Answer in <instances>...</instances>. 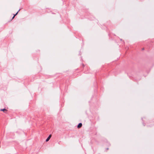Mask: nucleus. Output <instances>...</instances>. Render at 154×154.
Masks as SVG:
<instances>
[{"mask_svg": "<svg viewBox=\"0 0 154 154\" xmlns=\"http://www.w3.org/2000/svg\"><path fill=\"white\" fill-rule=\"evenodd\" d=\"M51 134L48 137V138H47V139H46V142H48V141L49 140H50V139L51 137Z\"/></svg>", "mask_w": 154, "mask_h": 154, "instance_id": "nucleus-1", "label": "nucleus"}, {"mask_svg": "<svg viewBox=\"0 0 154 154\" xmlns=\"http://www.w3.org/2000/svg\"><path fill=\"white\" fill-rule=\"evenodd\" d=\"M82 123H79L77 126V127L78 128H80L81 127H82Z\"/></svg>", "mask_w": 154, "mask_h": 154, "instance_id": "nucleus-2", "label": "nucleus"}, {"mask_svg": "<svg viewBox=\"0 0 154 154\" xmlns=\"http://www.w3.org/2000/svg\"><path fill=\"white\" fill-rule=\"evenodd\" d=\"M0 110L1 111H3L5 112H6L7 111V110H6L5 109H0Z\"/></svg>", "mask_w": 154, "mask_h": 154, "instance_id": "nucleus-3", "label": "nucleus"}, {"mask_svg": "<svg viewBox=\"0 0 154 154\" xmlns=\"http://www.w3.org/2000/svg\"><path fill=\"white\" fill-rule=\"evenodd\" d=\"M106 145H110V143H109L108 142L106 141Z\"/></svg>", "mask_w": 154, "mask_h": 154, "instance_id": "nucleus-4", "label": "nucleus"}, {"mask_svg": "<svg viewBox=\"0 0 154 154\" xmlns=\"http://www.w3.org/2000/svg\"><path fill=\"white\" fill-rule=\"evenodd\" d=\"M20 10H19V11H17V12L16 14H15L14 15V17L17 14L18 11H19Z\"/></svg>", "mask_w": 154, "mask_h": 154, "instance_id": "nucleus-5", "label": "nucleus"}, {"mask_svg": "<svg viewBox=\"0 0 154 154\" xmlns=\"http://www.w3.org/2000/svg\"><path fill=\"white\" fill-rule=\"evenodd\" d=\"M143 125L144 126H145V125H146V124L144 123V122L143 123Z\"/></svg>", "mask_w": 154, "mask_h": 154, "instance_id": "nucleus-6", "label": "nucleus"}, {"mask_svg": "<svg viewBox=\"0 0 154 154\" xmlns=\"http://www.w3.org/2000/svg\"><path fill=\"white\" fill-rule=\"evenodd\" d=\"M14 16L13 17H12V19H13L14 18Z\"/></svg>", "mask_w": 154, "mask_h": 154, "instance_id": "nucleus-7", "label": "nucleus"}, {"mask_svg": "<svg viewBox=\"0 0 154 154\" xmlns=\"http://www.w3.org/2000/svg\"><path fill=\"white\" fill-rule=\"evenodd\" d=\"M144 50V48H143L142 49V50Z\"/></svg>", "mask_w": 154, "mask_h": 154, "instance_id": "nucleus-8", "label": "nucleus"}, {"mask_svg": "<svg viewBox=\"0 0 154 154\" xmlns=\"http://www.w3.org/2000/svg\"><path fill=\"white\" fill-rule=\"evenodd\" d=\"M108 149H109L108 148H106V150H108Z\"/></svg>", "mask_w": 154, "mask_h": 154, "instance_id": "nucleus-9", "label": "nucleus"}, {"mask_svg": "<svg viewBox=\"0 0 154 154\" xmlns=\"http://www.w3.org/2000/svg\"><path fill=\"white\" fill-rule=\"evenodd\" d=\"M120 40H121V41H122V39H120Z\"/></svg>", "mask_w": 154, "mask_h": 154, "instance_id": "nucleus-10", "label": "nucleus"}, {"mask_svg": "<svg viewBox=\"0 0 154 154\" xmlns=\"http://www.w3.org/2000/svg\"><path fill=\"white\" fill-rule=\"evenodd\" d=\"M141 119H142V120H143V118H141Z\"/></svg>", "mask_w": 154, "mask_h": 154, "instance_id": "nucleus-11", "label": "nucleus"}]
</instances>
